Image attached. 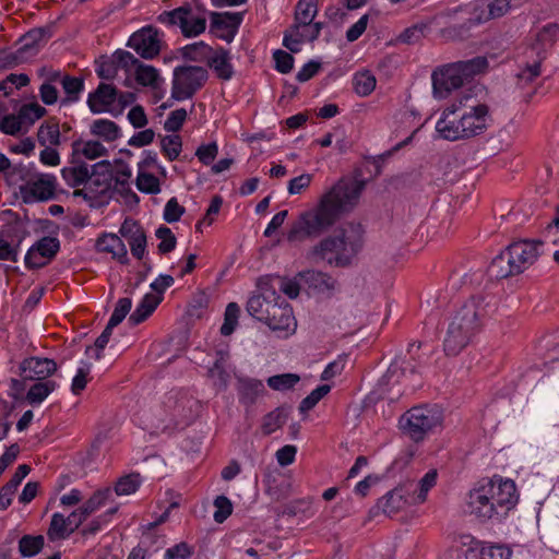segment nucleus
Here are the masks:
<instances>
[{"mask_svg": "<svg viewBox=\"0 0 559 559\" xmlns=\"http://www.w3.org/2000/svg\"><path fill=\"white\" fill-rule=\"evenodd\" d=\"M489 119V108L485 104L472 106L459 116L450 119L439 118L436 131L440 138L448 141L465 140L484 133Z\"/></svg>", "mask_w": 559, "mask_h": 559, "instance_id": "nucleus-5", "label": "nucleus"}, {"mask_svg": "<svg viewBox=\"0 0 559 559\" xmlns=\"http://www.w3.org/2000/svg\"><path fill=\"white\" fill-rule=\"evenodd\" d=\"M376 78L369 72L355 74L353 80L354 91L359 96H368L376 88Z\"/></svg>", "mask_w": 559, "mask_h": 559, "instance_id": "nucleus-46", "label": "nucleus"}, {"mask_svg": "<svg viewBox=\"0 0 559 559\" xmlns=\"http://www.w3.org/2000/svg\"><path fill=\"white\" fill-rule=\"evenodd\" d=\"M300 381L296 373H282L272 376L267 379V385L275 391H286L293 389Z\"/></svg>", "mask_w": 559, "mask_h": 559, "instance_id": "nucleus-47", "label": "nucleus"}, {"mask_svg": "<svg viewBox=\"0 0 559 559\" xmlns=\"http://www.w3.org/2000/svg\"><path fill=\"white\" fill-rule=\"evenodd\" d=\"M136 62L138 59L130 51L118 49L109 57H100L95 71L100 79L111 81L119 70L130 72Z\"/></svg>", "mask_w": 559, "mask_h": 559, "instance_id": "nucleus-14", "label": "nucleus"}, {"mask_svg": "<svg viewBox=\"0 0 559 559\" xmlns=\"http://www.w3.org/2000/svg\"><path fill=\"white\" fill-rule=\"evenodd\" d=\"M17 114L26 129H28L32 124L35 123V121L43 118L47 114V110L37 102H32L22 105Z\"/></svg>", "mask_w": 559, "mask_h": 559, "instance_id": "nucleus-39", "label": "nucleus"}, {"mask_svg": "<svg viewBox=\"0 0 559 559\" xmlns=\"http://www.w3.org/2000/svg\"><path fill=\"white\" fill-rule=\"evenodd\" d=\"M511 550L502 545H488L480 549L479 559H510Z\"/></svg>", "mask_w": 559, "mask_h": 559, "instance_id": "nucleus-59", "label": "nucleus"}, {"mask_svg": "<svg viewBox=\"0 0 559 559\" xmlns=\"http://www.w3.org/2000/svg\"><path fill=\"white\" fill-rule=\"evenodd\" d=\"M321 29V22L304 24L294 21L293 25L284 33L283 46L292 52H299L304 43L313 41L320 36Z\"/></svg>", "mask_w": 559, "mask_h": 559, "instance_id": "nucleus-16", "label": "nucleus"}, {"mask_svg": "<svg viewBox=\"0 0 559 559\" xmlns=\"http://www.w3.org/2000/svg\"><path fill=\"white\" fill-rule=\"evenodd\" d=\"M0 130L9 135H16L22 131H27L19 114L4 116L0 122Z\"/></svg>", "mask_w": 559, "mask_h": 559, "instance_id": "nucleus-54", "label": "nucleus"}, {"mask_svg": "<svg viewBox=\"0 0 559 559\" xmlns=\"http://www.w3.org/2000/svg\"><path fill=\"white\" fill-rule=\"evenodd\" d=\"M90 131L94 136L105 142H115L121 136L120 127L109 119H96L90 127Z\"/></svg>", "mask_w": 559, "mask_h": 559, "instance_id": "nucleus-29", "label": "nucleus"}, {"mask_svg": "<svg viewBox=\"0 0 559 559\" xmlns=\"http://www.w3.org/2000/svg\"><path fill=\"white\" fill-rule=\"evenodd\" d=\"M488 490L483 480L468 493V511L481 520H489L497 515Z\"/></svg>", "mask_w": 559, "mask_h": 559, "instance_id": "nucleus-19", "label": "nucleus"}, {"mask_svg": "<svg viewBox=\"0 0 559 559\" xmlns=\"http://www.w3.org/2000/svg\"><path fill=\"white\" fill-rule=\"evenodd\" d=\"M297 277L304 287L313 293H331L336 287V281L328 273L321 271H302L297 274Z\"/></svg>", "mask_w": 559, "mask_h": 559, "instance_id": "nucleus-23", "label": "nucleus"}, {"mask_svg": "<svg viewBox=\"0 0 559 559\" xmlns=\"http://www.w3.org/2000/svg\"><path fill=\"white\" fill-rule=\"evenodd\" d=\"M207 71L202 67L183 66L174 70L171 96L177 100L191 98L206 82Z\"/></svg>", "mask_w": 559, "mask_h": 559, "instance_id": "nucleus-10", "label": "nucleus"}, {"mask_svg": "<svg viewBox=\"0 0 559 559\" xmlns=\"http://www.w3.org/2000/svg\"><path fill=\"white\" fill-rule=\"evenodd\" d=\"M318 14V0H299L295 9L294 21L310 23L314 22Z\"/></svg>", "mask_w": 559, "mask_h": 559, "instance_id": "nucleus-40", "label": "nucleus"}, {"mask_svg": "<svg viewBox=\"0 0 559 559\" xmlns=\"http://www.w3.org/2000/svg\"><path fill=\"white\" fill-rule=\"evenodd\" d=\"M132 307V300L128 297L120 298L116 307L114 309V312L111 313L108 323H110V326H117L120 324L126 316L129 313Z\"/></svg>", "mask_w": 559, "mask_h": 559, "instance_id": "nucleus-57", "label": "nucleus"}, {"mask_svg": "<svg viewBox=\"0 0 559 559\" xmlns=\"http://www.w3.org/2000/svg\"><path fill=\"white\" fill-rule=\"evenodd\" d=\"M239 316L240 307L236 302H229L225 309L224 322L221 326L222 335L228 336L236 330Z\"/></svg>", "mask_w": 559, "mask_h": 559, "instance_id": "nucleus-45", "label": "nucleus"}, {"mask_svg": "<svg viewBox=\"0 0 559 559\" xmlns=\"http://www.w3.org/2000/svg\"><path fill=\"white\" fill-rule=\"evenodd\" d=\"M73 532L74 527H71L66 516H63L61 513L52 514L50 526L47 533L50 540L64 539Z\"/></svg>", "mask_w": 559, "mask_h": 559, "instance_id": "nucleus-36", "label": "nucleus"}, {"mask_svg": "<svg viewBox=\"0 0 559 559\" xmlns=\"http://www.w3.org/2000/svg\"><path fill=\"white\" fill-rule=\"evenodd\" d=\"M131 253L134 258L141 260L146 249V236L142 230L134 231L129 240Z\"/></svg>", "mask_w": 559, "mask_h": 559, "instance_id": "nucleus-62", "label": "nucleus"}, {"mask_svg": "<svg viewBox=\"0 0 559 559\" xmlns=\"http://www.w3.org/2000/svg\"><path fill=\"white\" fill-rule=\"evenodd\" d=\"M162 297L146 294L138 305L135 310L130 314L129 321L136 325L145 321L160 304Z\"/></svg>", "mask_w": 559, "mask_h": 559, "instance_id": "nucleus-31", "label": "nucleus"}, {"mask_svg": "<svg viewBox=\"0 0 559 559\" xmlns=\"http://www.w3.org/2000/svg\"><path fill=\"white\" fill-rule=\"evenodd\" d=\"M231 57L228 50L219 47L214 49L210 57H207V64L216 73L217 78L228 81L234 75V68L231 64Z\"/></svg>", "mask_w": 559, "mask_h": 559, "instance_id": "nucleus-24", "label": "nucleus"}, {"mask_svg": "<svg viewBox=\"0 0 559 559\" xmlns=\"http://www.w3.org/2000/svg\"><path fill=\"white\" fill-rule=\"evenodd\" d=\"M128 46L134 49L142 58L153 59L162 50L163 34L153 26L142 27L131 35Z\"/></svg>", "mask_w": 559, "mask_h": 559, "instance_id": "nucleus-13", "label": "nucleus"}, {"mask_svg": "<svg viewBox=\"0 0 559 559\" xmlns=\"http://www.w3.org/2000/svg\"><path fill=\"white\" fill-rule=\"evenodd\" d=\"M111 183L121 191H130V180L132 170L130 166L123 160H116L114 165L110 164Z\"/></svg>", "mask_w": 559, "mask_h": 559, "instance_id": "nucleus-32", "label": "nucleus"}, {"mask_svg": "<svg viewBox=\"0 0 559 559\" xmlns=\"http://www.w3.org/2000/svg\"><path fill=\"white\" fill-rule=\"evenodd\" d=\"M158 22L168 27H178L187 38L197 37L206 29L207 10L199 2L185 3L171 11H164Z\"/></svg>", "mask_w": 559, "mask_h": 559, "instance_id": "nucleus-7", "label": "nucleus"}, {"mask_svg": "<svg viewBox=\"0 0 559 559\" xmlns=\"http://www.w3.org/2000/svg\"><path fill=\"white\" fill-rule=\"evenodd\" d=\"M141 485L139 474L132 473L118 479L115 486V492L118 496L134 493Z\"/></svg>", "mask_w": 559, "mask_h": 559, "instance_id": "nucleus-49", "label": "nucleus"}, {"mask_svg": "<svg viewBox=\"0 0 559 559\" xmlns=\"http://www.w3.org/2000/svg\"><path fill=\"white\" fill-rule=\"evenodd\" d=\"M134 69V78L138 84L155 88L160 81L159 72L156 68L150 64L142 63L138 60Z\"/></svg>", "mask_w": 559, "mask_h": 559, "instance_id": "nucleus-35", "label": "nucleus"}, {"mask_svg": "<svg viewBox=\"0 0 559 559\" xmlns=\"http://www.w3.org/2000/svg\"><path fill=\"white\" fill-rule=\"evenodd\" d=\"M493 503L496 514L501 510L504 512L512 509L518 502V493L515 483L511 479H502L493 477L484 480Z\"/></svg>", "mask_w": 559, "mask_h": 559, "instance_id": "nucleus-12", "label": "nucleus"}, {"mask_svg": "<svg viewBox=\"0 0 559 559\" xmlns=\"http://www.w3.org/2000/svg\"><path fill=\"white\" fill-rule=\"evenodd\" d=\"M183 214L185 207L178 203L176 198H171L164 207L163 217L167 223L171 224L178 222Z\"/></svg>", "mask_w": 559, "mask_h": 559, "instance_id": "nucleus-61", "label": "nucleus"}, {"mask_svg": "<svg viewBox=\"0 0 559 559\" xmlns=\"http://www.w3.org/2000/svg\"><path fill=\"white\" fill-rule=\"evenodd\" d=\"M264 392V384L261 380L242 378L239 379V393L249 402H253Z\"/></svg>", "mask_w": 559, "mask_h": 559, "instance_id": "nucleus-44", "label": "nucleus"}, {"mask_svg": "<svg viewBox=\"0 0 559 559\" xmlns=\"http://www.w3.org/2000/svg\"><path fill=\"white\" fill-rule=\"evenodd\" d=\"M162 152L168 160L173 162L180 155L182 141L179 135H167L162 139Z\"/></svg>", "mask_w": 559, "mask_h": 559, "instance_id": "nucleus-51", "label": "nucleus"}, {"mask_svg": "<svg viewBox=\"0 0 559 559\" xmlns=\"http://www.w3.org/2000/svg\"><path fill=\"white\" fill-rule=\"evenodd\" d=\"M331 391V385L321 384L317 386L314 390L310 392L299 405V411L301 413H307L312 409L329 392Z\"/></svg>", "mask_w": 559, "mask_h": 559, "instance_id": "nucleus-50", "label": "nucleus"}, {"mask_svg": "<svg viewBox=\"0 0 559 559\" xmlns=\"http://www.w3.org/2000/svg\"><path fill=\"white\" fill-rule=\"evenodd\" d=\"M60 85L64 93V97L60 99L61 106H67L79 102L81 94L84 91L83 79L67 74L63 76Z\"/></svg>", "mask_w": 559, "mask_h": 559, "instance_id": "nucleus-30", "label": "nucleus"}, {"mask_svg": "<svg viewBox=\"0 0 559 559\" xmlns=\"http://www.w3.org/2000/svg\"><path fill=\"white\" fill-rule=\"evenodd\" d=\"M437 478L438 473L436 469L428 471L418 481L416 489L413 492L412 502L416 504L425 502L429 490L436 486Z\"/></svg>", "mask_w": 559, "mask_h": 559, "instance_id": "nucleus-37", "label": "nucleus"}, {"mask_svg": "<svg viewBox=\"0 0 559 559\" xmlns=\"http://www.w3.org/2000/svg\"><path fill=\"white\" fill-rule=\"evenodd\" d=\"M218 154V146L215 142L200 145L195 151V156L205 166L211 165Z\"/></svg>", "mask_w": 559, "mask_h": 559, "instance_id": "nucleus-64", "label": "nucleus"}, {"mask_svg": "<svg viewBox=\"0 0 559 559\" xmlns=\"http://www.w3.org/2000/svg\"><path fill=\"white\" fill-rule=\"evenodd\" d=\"M45 539L41 535H24L19 540V551L22 557H33L44 547Z\"/></svg>", "mask_w": 559, "mask_h": 559, "instance_id": "nucleus-42", "label": "nucleus"}, {"mask_svg": "<svg viewBox=\"0 0 559 559\" xmlns=\"http://www.w3.org/2000/svg\"><path fill=\"white\" fill-rule=\"evenodd\" d=\"M135 183L136 188L144 193L157 194L160 191L158 178L146 171H138Z\"/></svg>", "mask_w": 559, "mask_h": 559, "instance_id": "nucleus-48", "label": "nucleus"}, {"mask_svg": "<svg viewBox=\"0 0 559 559\" xmlns=\"http://www.w3.org/2000/svg\"><path fill=\"white\" fill-rule=\"evenodd\" d=\"M21 369L25 380L44 381L57 371L53 359L31 357L23 361Z\"/></svg>", "mask_w": 559, "mask_h": 559, "instance_id": "nucleus-22", "label": "nucleus"}, {"mask_svg": "<svg viewBox=\"0 0 559 559\" xmlns=\"http://www.w3.org/2000/svg\"><path fill=\"white\" fill-rule=\"evenodd\" d=\"M428 29V24L418 23L405 28L397 37V40L403 44H415L418 43Z\"/></svg>", "mask_w": 559, "mask_h": 559, "instance_id": "nucleus-52", "label": "nucleus"}, {"mask_svg": "<svg viewBox=\"0 0 559 559\" xmlns=\"http://www.w3.org/2000/svg\"><path fill=\"white\" fill-rule=\"evenodd\" d=\"M271 293L272 292L265 289L263 294L253 295L249 298L247 302V311L250 316L254 317L259 321H265L270 311V307L274 302V298L269 299V297H272Z\"/></svg>", "mask_w": 559, "mask_h": 559, "instance_id": "nucleus-28", "label": "nucleus"}, {"mask_svg": "<svg viewBox=\"0 0 559 559\" xmlns=\"http://www.w3.org/2000/svg\"><path fill=\"white\" fill-rule=\"evenodd\" d=\"M117 97L118 91L112 84L100 83L94 92L88 94L87 106L93 114L108 112Z\"/></svg>", "mask_w": 559, "mask_h": 559, "instance_id": "nucleus-21", "label": "nucleus"}, {"mask_svg": "<svg viewBox=\"0 0 559 559\" xmlns=\"http://www.w3.org/2000/svg\"><path fill=\"white\" fill-rule=\"evenodd\" d=\"M111 187L110 163L102 160L93 165L88 174L87 187L75 190L74 194L84 199H94L105 194Z\"/></svg>", "mask_w": 559, "mask_h": 559, "instance_id": "nucleus-15", "label": "nucleus"}, {"mask_svg": "<svg viewBox=\"0 0 559 559\" xmlns=\"http://www.w3.org/2000/svg\"><path fill=\"white\" fill-rule=\"evenodd\" d=\"M542 246L540 241H515L492 260L490 271L500 278L520 274L536 261Z\"/></svg>", "mask_w": 559, "mask_h": 559, "instance_id": "nucleus-6", "label": "nucleus"}, {"mask_svg": "<svg viewBox=\"0 0 559 559\" xmlns=\"http://www.w3.org/2000/svg\"><path fill=\"white\" fill-rule=\"evenodd\" d=\"M487 68L488 60L483 56L438 67L431 74L433 97L437 99L448 98L454 91L461 88L465 82L484 73Z\"/></svg>", "mask_w": 559, "mask_h": 559, "instance_id": "nucleus-4", "label": "nucleus"}, {"mask_svg": "<svg viewBox=\"0 0 559 559\" xmlns=\"http://www.w3.org/2000/svg\"><path fill=\"white\" fill-rule=\"evenodd\" d=\"M271 295L274 297V302L270 307L264 323L272 331L284 333V336L295 333L297 322L293 313V308L288 302L280 300L281 298L276 295L275 290H272Z\"/></svg>", "mask_w": 559, "mask_h": 559, "instance_id": "nucleus-11", "label": "nucleus"}, {"mask_svg": "<svg viewBox=\"0 0 559 559\" xmlns=\"http://www.w3.org/2000/svg\"><path fill=\"white\" fill-rule=\"evenodd\" d=\"M361 243L360 226L349 224L320 240L311 248L307 257L314 262L324 261L331 266L345 267L359 252Z\"/></svg>", "mask_w": 559, "mask_h": 559, "instance_id": "nucleus-3", "label": "nucleus"}, {"mask_svg": "<svg viewBox=\"0 0 559 559\" xmlns=\"http://www.w3.org/2000/svg\"><path fill=\"white\" fill-rule=\"evenodd\" d=\"M61 174L63 180L69 187H87L90 168L86 164H79L70 167H64L61 170Z\"/></svg>", "mask_w": 559, "mask_h": 559, "instance_id": "nucleus-33", "label": "nucleus"}, {"mask_svg": "<svg viewBox=\"0 0 559 559\" xmlns=\"http://www.w3.org/2000/svg\"><path fill=\"white\" fill-rule=\"evenodd\" d=\"M156 237L160 240L158 251L160 253H169L176 247V237L170 228L160 226L156 230Z\"/></svg>", "mask_w": 559, "mask_h": 559, "instance_id": "nucleus-55", "label": "nucleus"}, {"mask_svg": "<svg viewBox=\"0 0 559 559\" xmlns=\"http://www.w3.org/2000/svg\"><path fill=\"white\" fill-rule=\"evenodd\" d=\"M380 506L384 513H395L403 506L402 493L396 489L390 491L380 500Z\"/></svg>", "mask_w": 559, "mask_h": 559, "instance_id": "nucleus-56", "label": "nucleus"}, {"mask_svg": "<svg viewBox=\"0 0 559 559\" xmlns=\"http://www.w3.org/2000/svg\"><path fill=\"white\" fill-rule=\"evenodd\" d=\"M442 411L437 406L420 405L408 409L400 418V428L413 441H423L426 436L440 427Z\"/></svg>", "mask_w": 559, "mask_h": 559, "instance_id": "nucleus-8", "label": "nucleus"}, {"mask_svg": "<svg viewBox=\"0 0 559 559\" xmlns=\"http://www.w3.org/2000/svg\"><path fill=\"white\" fill-rule=\"evenodd\" d=\"M214 49L204 41H198L186 46L185 53L192 60H207Z\"/></svg>", "mask_w": 559, "mask_h": 559, "instance_id": "nucleus-58", "label": "nucleus"}, {"mask_svg": "<svg viewBox=\"0 0 559 559\" xmlns=\"http://www.w3.org/2000/svg\"><path fill=\"white\" fill-rule=\"evenodd\" d=\"M60 241L55 237H43L35 242L25 254L27 269H40L47 265L58 253Z\"/></svg>", "mask_w": 559, "mask_h": 559, "instance_id": "nucleus-17", "label": "nucleus"}, {"mask_svg": "<svg viewBox=\"0 0 559 559\" xmlns=\"http://www.w3.org/2000/svg\"><path fill=\"white\" fill-rule=\"evenodd\" d=\"M110 497L111 490L109 488L96 490L81 507L83 518L90 516L104 507Z\"/></svg>", "mask_w": 559, "mask_h": 559, "instance_id": "nucleus-38", "label": "nucleus"}, {"mask_svg": "<svg viewBox=\"0 0 559 559\" xmlns=\"http://www.w3.org/2000/svg\"><path fill=\"white\" fill-rule=\"evenodd\" d=\"M185 418L183 400H178L177 395L169 394L166 396L163 406H158L145 415V429L156 435L170 432L185 424Z\"/></svg>", "mask_w": 559, "mask_h": 559, "instance_id": "nucleus-9", "label": "nucleus"}, {"mask_svg": "<svg viewBox=\"0 0 559 559\" xmlns=\"http://www.w3.org/2000/svg\"><path fill=\"white\" fill-rule=\"evenodd\" d=\"M491 300L472 297L466 300L452 317L443 342L444 352L456 356L477 333L484 319L491 310Z\"/></svg>", "mask_w": 559, "mask_h": 559, "instance_id": "nucleus-2", "label": "nucleus"}, {"mask_svg": "<svg viewBox=\"0 0 559 559\" xmlns=\"http://www.w3.org/2000/svg\"><path fill=\"white\" fill-rule=\"evenodd\" d=\"M211 32L218 38L231 40L242 22L241 13L211 12Z\"/></svg>", "mask_w": 559, "mask_h": 559, "instance_id": "nucleus-20", "label": "nucleus"}, {"mask_svg": "<svg viewBox=\"0 0 559 559\" xmlns=\"http://www.w3.org/2000/svg\"><path fill=\"white\" fill-rule=\"evenodd\" d=\"M91 373V366L85 365L78 369L76 374L72 379L71 391L74 395L81 394V392L86 388Z\"/></svg>", "mask_w": 559, "mask_h": 559, "instance_id": "nucleus-60", "label": "nucleus"}, {"mask_svg": "<svg viewBox=\"0 0 559 559\" xmlns=\"http://www.w3.org/2000/svg\"><path fill=\"white\" fill-rule=\"evenodd\" d=\"M366 181L362 179L343 177L321 198L319 203L304 211L290 224L286 238L289 242H300L317 238L340 218L357 206Z\"/></svg>", "mask_w": 559, "mask_h": 559, "instance_id": "nucleus-1", "label": "nucleus"}, {"mask_svg": "<svg viewBox=\"0 0 559 559\" xmlns=\"http://www.w3.org/2000/svg\"><path fill=\"white\" fill-rule=\"evenodd\" d=\"M31 467L26 464L19 465L10 480L0 489V510H7L22 480L29 474Z\"/></svg>", "mask_w": 559, "mask_h": 559, "instance_id": "nucleus-25", "label": "nucleus"}, {"mask_svg": "<svg viewBox=\"0 0 559 559\" xmlns=\"http://www.w3.org/2000/svg\"><path fill=\"white\" fill-rule=\"evenodd\" d=\"M58 388V383L53 380L38 381L33 384L27 393L26 401L33 405L41 404L50 393H52Z\"/></svg>", "mask_w": 559, "mask_h": 559, "instance_id": "nucleus-34", "label": "nucleus"}, {"mask_svg": "<svg viewBox=\"0 0 559 559\" xmlns=\"http://www.w3.org/2000/svg\"><path fill=\"white\" fill-rule=\"evenodd\" d=\"M187 116H188L187 110L183 108L173 110L168 115V117L164 123L165 130L170 131V132L179 131L181 129L183 122L186 121Z\"/></svg>", "mask_w": 559, "mask_h": 559, "instance_id": "nucleus-63", "label": "nucleus"}, {"mask_svg": "<svg viewBox=\"0 0 559 559\" xmlns=\"http://www.w3.org/2000/svg\"><path fill=\"white\" fill-rule=\"evenodd\" d=\"M56 188L57 180L55 176L41 175L21 187V194L25 202L48 201L55 198Z\"/></svg>", "mask_w": 559, "mask_h": 559, "instance_id": "nucleus-18", "label": "nucleus"}, {"mask_svg": "<svg viewBox=\"0 0 559 559\" xmlns=\"http://www.w3.org/2000/svg\"><path fill=\"white\" fill-rule=\"evenodd\" d=\"M98 252L109 253L112 259L120 262L127 261V248L120 237L115 234H104L96 240Z\"/></svg>", "mask_w": 559, "mask_h": 559, "instance_id": "nucleus-26", "label": "nucleus"}, {"mask_svg": "<svg viewBox=\"0 0 559 559\" xmlns=\"http://www.w3.org/2000/svg\"><path fill=\"white\" fill-rule=\"evenodd\" d=\"M37 140L41 146H58L61 143L60 124L56 118L44 121L37 131Z\"/></svg>", "mask_w": 559, "mask_h": 559, "instance_id": "nucleus-27", "label": "nucleus"}, {"mask_svg": "<svg viewBox=\"0 0 559 559\" xmlns=\"http://www.w3.org/2000/svg\"><path fill=\"white\" fill-rule=\"evenodd\" d=\"M476 100L469 93H466L457 97L450 106H448L441 114L440 118L450 119L454 116H459L464 110H471L472 106H476Z\"/></svg>", "mask_w": 559, "mask_h": 559, "instance_id": "nucleus-43", "label": "nucleus"}, {"mask_svg": "<svg viewBox=\"0 0 559 559\" xmlns=\"http://www.w3.org/2000/svg\"><path fill=\"white\" fill-rule=\"evenodd\" d=\"M214 507L213 518L218 524L224 523L233 513V503L226 496H217L214 500Z\"/></svg>", "mask_w": 559, "mask_h": 559, "instance_id": "nucleus-53", "label": "nucleus"}, {"mask_svg": "<svg viewBox=\"0 0 559 559\" xmlns=\"http://www.w3.org/2000/svg\"><path fill=\"white\" fill-rule=\"evenodd\" d=\"M73 150L87 159H96L107 154V148L98 141L75 142Z\"/></svg>", "mask_w": 559, "mask_h": 559, "instance_id": "nucleus-41", "label": "nucleus"}]
</instances>
